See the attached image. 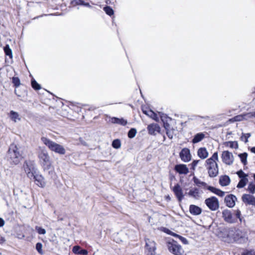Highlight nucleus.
Returning a JSON list of instances; mask_svg holds the SVG:
<instances>
[{"label": "nucleus", "mask_w": 255, "mask_h": 255, "mask_svg": "<svg viewBox=\"0 0 255 255\" xmlns=\"http://www.w3.org/2000/svg\"><path fill=\"white\" fill-rule=\"evenodd\" d=\"M219 160L217 152H215L212 156L206 160V165L209 176L210 177H216L219 173V168L217 162Z\"/></svg>", "instance_id": "f257e3e1"}, {"label": "nucleus", "mask_w": 255, "mask_h": 255, "mask_svg": "<svg viewBox=\"0 0 255 255\" xmlns=\"http://www.w3.org/2000/svg\"><path fill=\"white\" fill-rule=\"evenodd\" d=\"M22 157L19 148L14 144H10L6 155L7 160L10 164L14 165L18 164Z\"/></svg>", "instance_id": "f03ea898"}, {"label": "nucleus", "mask_w": 255, "mask_h": 255, "mask_svg": "<svg viewBox=\"0 0 255 255\" xmlns=\"http://www.w3.org/2000/svg\"><path fill=\"white\" fill-rule=\"evenodd\" d=\"M39 163L44 171L48 170L51 167L52 162L48 152L45 149L40 148L38 152Z\"/></svg>", "instance_id": "7ed1b4c3"}, {"label": "nucleus", "mask_w": 255, "mask_h": 255, "mask_svg": "<svg viewBox=\"0 0 255 255\" xmlns=\"http://www.w3.org/2000/svg\"><path fill=\"white\" fill-rule=\"evenodd\" d=\"M41 140L51 150L60 154L65 153L66 151L63 146L45 137H41Z\"/></svg>", "instance_id": "20e7f679"}, {"label": "nucleus", "mask_w": 255, "mask_h": 255, "mask_svg": "<svg viewBox=\"0 0 255 255\" xmlns=\"http://www.w3.org/2000/svg\"><path fill=\"white\" fill-rule=\"evenodd\" d=\"M23 168L27 176L30 179L36 172H38L35 162L32 160H25L23 163Z\"/></svg>", "instance_id": "39448f33"}, {"label": "nucleus", "mask_w": 255, "mask_h": 255, "mask_svg": "<svg viewBox=\"0 0 255 255\" xmlns=\"http://www.w3.org/2000/svg\"><path fill=\"white\" fill-rule=\"evenodd\" d=\"M236 233V228H230L225 229L220 234L221 240L228 243L234 242V234Z\"/></svg>", "instance_id": "423d86ee"}, {"label": "nucleus", "mask_w": 255, "mask_h": 255, "mask_svg": "<svg viewBox=\"0 0 255 255\" xmlns=\"http://www.w3.org/2000/svg\"><path fill=\"white\" fill-rule=\"evenodd\" d=\"M167 246L169 252L175 255H183L184 254V251L182 247L174 240L168 242Z\"/></svg>", "instance_id": "0eeeda50"}, {"label": "nucleus", "mask_w": 255, "mask_h": 255, "mask_svg": "<svg viewBox=\"0 0 255 255\" xmlns=\"http://www.w3.org/2000/svg\"><path fill=\"white\" fill-rule=\"evenodd\" d=\"M248 240V237L246 232L236 229V233L234 236V242L239 244H245Z\"/></svg>", "instance_id": "6e6552de"}, {"label": "nucleus", "mask_w": 255, "mask_h": 255, "mask_svg": "<svg viewBox=\"0 0 255 255\" xmlns=\"http://www.w3.org/2000/svg\"><path fill=\"white\" fill-rule=\"evenodd\" d=\"M205 204L208 208L212 211H216L219 208V200L215 196H212L206 199Z\"/></svg>", "instance_id": "1a4fd4ad"}, {"label": "nucleus", "mask_w": 255, "mask_h": 255, "mask_svg": "<svg viewBox=\"0 0 255 255\" xmlns=\"http://www.w3.org/2000/svg\"><path fill=\"white\" fill-rule=\"evenodd\" d=\"M145 252L147 255H155V251L156 250V243L149 239H145Z\"/></svg>", "instance_id": "9d476101"}, {"label": "nucleus", "mask_w": 255, "mask_h": 255, "mask_svg": "<svg viewBox=\"0 0 255 255\" xmlns=\"http://www.w3.org/2000/svg\"><path fill=\"white\" fill-rule=\"evenodd\" d=\"M222 161L228 165H232L234 161V156L232 152L226 150L223 151L221 155Z\"/></svg>", "instance_id": "9b49d317"}, {"label": "nucleus", "mask_w": 255, "mask_h": 255, "mask_svg": "<svg viewBox=\"0 0 255 255\" xmlns=\"http://www.w3.org/2000/svg\"><path fill=\"white\" fill-rule=\"evenodd\" d=\"M222 217L224 220L227 223L233 224L237 222L236 218L233 217L232 212L230 210H224L222 211Z\"/></svg>", "instance_id": "f8f14e48"}, {"label": "nucleus", "mask_w": 255, "mask_h": 255, "mask_svg": "<svg viewBox=\"0 0 255 255\" xmlns=\"http://www.w3.org/2000/svg\"><path fill=\"white\" fill-rule=\"evenodd\" d=\"M181 159L185 162H189L191 159L190 150L187 148H183L179 153Z\"/></svg>", "instance_id": "ddd939ff"}, {"label": "nucleus", "mask_w": 255, "mask_h": 255, "mask_svg": "<svg viewBox=\"0 0 255 255\" xmlns=\"http://www.w3.org/2000/svg\"><path fill=\"white\" fill-rule=\"evenodd\" d=\"M243 202L248 205L255 206V197L251 194H245L242 197Z\"/></svg>", "instance_id": "4468645a"}, {"label": "nucleus", "mask_w": 255, "mask_h": 255, "mask_svg": "<svg viewBox=\"0 0 255 255\" xmlns=\"http://www.w3.org/2000/svg\"><path fill=\"white\" fill-rule=\"evenodd\" d=\"M237 200V198L236 196L233 194H230L225 197V202L227 206L229 208H233L235 206Z\"/></svg>", "instance_id": "2eb2a0df"}, {"label": "nucleus", "mask_w": 255, "mask_h": 255, "mask_svg": "<svg viewBox=\"0 0 255 255\" xmlns=\"http://www.w3.org/2000/svg\"><path fill=\"white\" fill-rule=\"evenodd\" d=\"M34 180L36 184L40 187L43 188L45 186V182L44 181V177L41 175L36 172L32 178Z\"/></svg>", "instance_id": "dca6fc26"}, {"label": "nucleus", "mask_w": 255, "mask_h": 255, "mask_svg": "<svg viewBox=\"0 0 255 255\" xmlns=\"http://www.w3.org/2000/svg\"><path fill=\"white\" fill-rule=\"evenodd\" d=\"M172 191L175 194L176 198L179 202H181L184 197L183 191L179 184H176L172 189Z\"/></svg>", "instance_id": "f3484780"}, {"label": "nucleus", "mask_w": 255, "mask_h": 255, "mask_svg": "<svg viewBox=\"0 0 255 255\" xmlns=\"http://www.w3.org/2000/svg\"><path fill=\"white\" fill-rule=\"evenodd\" d=\"M147 129L148 133L150 135H155L157 133H159L160 131V128L157 124H151L149 125Z\"/></svg>", "instance_id": "a211bd4d"}, {"label": "nucleus", "mask_w": 255, "mask_h": 255, "mask_svg": "<svg viewBox=\"0 0 255 255\" xmlns=\"http://www.w3.org/2000/svg\"><path fill=\"white\" fill-rule=\"evenodd\" d=\"M174 170L180 174H187L189 172V169L186 165L183 164L176 165Z\"/></svg>", "instance_id": "6ab92c4d"}, {"label": "nucleus", "mask_w": 255, "mask_h": 255, "mask_svg": "<svg viewBox=\"0 0 255 255\" xmlns=\"http://www.w3.org/2000/svg\"><path fill=\"white\" fill-rule=\"evenodd\" d=\"M202 211V209L196 205H191L189 206V212L193 215H199L201 214Z\"/></svg>", "instance_id": "aec40b11"}, {"label": "nucleus", "mask_w": 255, "mask_h": 255, "mask_svg": "<svg viewBox=\"0 0 255 255\" xmlns=\"http://www.w3.org/2000/svg\"><path fill=\"white\" fill-rule=\"evenodd\" d=\"M161 120L163 124V127L165 129V130L171 128L170 124L168 123L169 121H171V119L168 117L166 115L162 114L160 115Z\"/></svg>", "instance_id": "412c9836"}, {"label": "nucleus", "mask_w": 255, "mask_h": 255, "mask_svg": "<svg viewBox=\"0 0 255 255\" xmlns=\"http://www.w3.org/2000/svg\"><path fill=\"white\" fill-rule=\"evenodd\" d=\"M208 152L205 147H200L197 151L198 156L201 159H204L208 156Z\"/></svg>", "instance_id": "4be33fe9"}, {"label": "nucleus", "mask_w": 255, "mask_h": 255, "mask_svg": "<svg viewBox=\"0 0 255 255\" xmlns=\"http://www.w3.org/2000/svg\"><path fill=\"white\" fill-rule=\"evenodd\" d=\"M231 180L228 175L221 176L219 179V183L222 186H226L229 185Z\"/></svg>", "instance_id": "5701e85b"}, {"label": "nucleus", "mask_w": 255, "mask_h": 255, "mask_svg": "<svg viewBox=\"0 0 255 255\" xmlns=\"http://www.w3.org/2000/svg\"><path fill=\"white\" fill-rule=\"evenodd\" d=\"M111 122L113 124H119L122 126H126L127 124V121L123 118H118L116 117H113L111 119Z\"/></svg>", "instance_id": "b1692460"}, {"label": "nucleus", "mask_w": 255, "mask_h": 255, "mask_svg": "<svg viewBox=\"0 0 255 255\" xmlns=\"http://www.w3.org/2000/svg\"><path fill=\"white\" fill-rule=\"evenodd\" d=\"M207 189L220 197L225 195V192L212 186H208Z\"/></svg>", "instance_id": "393cba45"}, {"label": "nucleus", "mask_w": 255, "mask_h": 255, "mask_svg": "<svg viewBox=\"0 0 255 255\" xmlns=\"http://www.w3.org/2000/svg\"><path fill=\"white\" fill-rule=\"evenodd\" d=\"M188 194L189 196L192 197L195 199H198L200 198L199 190L197 188H194L190 190Z\"/></svg>", "instance_id": "a878e982"}, {"label": "nucleus", "mask_w": 255, "mask_h": 255, "mask_svg": "<svg viewBox=\"0 0 255 255\" xmlns=\"http://www.w3.org/2000/svg\"><path fill=\"white\" fill-rule=\"evenodd\" d=\"M205 137V134L203 132H199L195 135L192 142L196 143L201 141Z\"/></svg>", "instance_id": "bb28decb"}, {"label": "nucleus", "mask_w": 255, "mask_h": 255, "mask_svg": "<svg viewBox=\"0 0 255 255\" xmlns=\"http://www.w3.org/2000/svg\"><path fill=\"white\" fill-rule=\"evenodd\" d=\"M9 117L10 118L11 120L14 122H16L17 121L20 120L19 114L17 112H15L13 111H11L10 112Z\"/></svg>", "instance_id": "cd10ccee"}, {"label": "nucleus", "mask_w": 255, "mask_h": 255, "mask_svg": "<svg viewBox=\"0 0 255 255\" xmlns=\"http://www.w3.org/2000/svg\"><path fill=\"white\" fill-rule=\"evenodd\" d=\"M193 180L194 183L199 187L203 186L204 188H207V187L209 186L208 185H207V184L206 183L200 181L198 178H197L195 176H194L193 178Z\"/></svg>", "instance_id": "c85d7f7f"}, {"label": "nucleus", "mask_w": 255, "mask_h": 255, "mask_svg": "<svg viewBox=\"0 0 255 255\" xmlns=\"http://www.w3.org/2000/svg\"><path fill=\"white\" fill-rule=\"evenodd\" d=\"M224 145L227 147H230L232 148L237 149L238 148V144L237 141H226L224 143Z\"/></svg>", "instance_id": "c756f323"}, {"label": "nucleus", "mask_w": 255, "mask_h": 255, "mask_svg": "<svg viewBox=\"0 0 255 255\" xmlns=\"http://www.w3.org/2000/svg\"><path fill=\"white\" fill-rule=\"evenodd\" d=\"M3 50L5 54L8 56L10 59H12V52L10 48L9 45L6 44L3 48Z\"/></svg>", "instance_id": "7c9ffc66"}, {"label": "nucleus", "mask_w": 255, "mask_h": 255, "mask_svg": "<svg viewBox=\"0 0 255 255\" xmlns=\"http://www.w3.org/2000/svg\"><path fill=\"white\" fill-rule=\"evenodd\" d=\"M240 157L242 163L246 165L247 164V157H248V153L247 152H244L242 153H240L238 155Z\"/></svg>", "instance_id": "2f4dec72"}, {"label": "nucleus", "mask_w": 255, "mask_h": 255, "mask_svg": "<svg viewBox=\"0 0 255 255\" xmlns=\"http://www.w3.org/2000/svg\"><path fill=\"white\" fill-rule=\"evenodd\" d=\"M247 191L251 194H254L255 193V182H251L248 185Z\"/></svg>", "instance_id": "473e14b6"}, {"label": "nucleus", "mask_w": 255, "mask_h": 255, "mask_svg": "<svg viewBox=\"0 0 255 255\" xmlns=\"http://www.w3.org/2000/svg\"><path fill=\"white\" fill-rule=\"evenodd\" d=\"M248 182V179L247 178H244V179H241L239 182L237 187L238 188H242L244 187Z\"/></svg>", "instance_id": "72a5a7b5"}, {"label": "nucleus", "mask_w": 255, "mask_h": 255, "mask_svg": "<svg viewBox=\"0 0 255 255\" xmlns=\"http://www.w3.org/2000/svg\"><path fill=\"white\" fill-rule=\"evenodd\" d=\"M112 146L116 149H118L121 146V142L120 139H116L113 141Z\"/></svg>", "instance_id": "f704fd0d"}, {"label": "nucleus", "mask_w": 255, "mask_h": 255, "mask_svg": "<svg viewBox=\"0 0 255 255\" xmlns=\"http://www.w3.org/2000/svg\"><path fill=\"white\" fill-rule=\"evenodd\" d=\"M137 133L136 129L134 128H131L128 132V135L129 138H133Z\"/></svg>", "instance_id": "c9c22d12"}, {"label": "nucleus", "mask_w": 255, "mask_h": 255, "mask_svg": "<svg viewBox=\"0 0 255 255\" xmlns=\"http://www.w3.org/2000/svg\"><path fill=\"white\" fill-rule=\"evenodd\" d=\"M31 86L35 90H38L41 89L40 85L34 79L31 80Z\"/></svg>", "instance_id": "e433bc0d"}, {"label": "nucleus", "mask_w": 255, "mask_h": 255, "mask_svg": "<svg viewBox=\"0 0 255 255\" xmlns=\"http://www.w3.org/2000/svg\"><path fill=\"white\" fill-rule=\"evenodd\" d=\"M12 82L15 87H18L20 85V79L18 77H13L12 78Z\"/></svg>", "instance_id": "4c0bfd02"}, {"label": "nucleus", "mask_w": 255, "mask_h": 255, "mask_svg": "<svg viewBox=\"0 0 255 255\" xmlns=\"http://www.w3.org/2000/svg\"><path fill=\"white\" fill-rule=\"evenodd\" d=\"M104 10L105 12L109 15L111 16L114 14L113 9L109 6L104 7Z\"/></svg>", "instance_id": "58836bf2"}, {"label": "nucleus", "mask_w": 255, "mask_h": 255, "mask_svg": "<svg viewBox=\"0 0 255 255\" xmlns=\"http://www.w3.org/2000/svg\"><path fill=\"white\" fill-rule=\"evenodd\" d=\"M146 115L149 116L156 121H158V118L157 115L151 110H149L148 113L146 114Z\"/></svg>", "instance_id": "ea45409f"}, {"label": "nucleus", "mask_w": 255, "mask_h": 255, "mask_svg": "<svg viewBox=\"0 0 255 255\" xmlns=\"http://www.w3.org/2000/svg\"><path fill=\"white\" fill-rule=\"evenodd\" d=\"M174 131V129L173 128L166 130V133L169 138L172 139L173 137Z\"/></svg>", "instance_id": "a19ab883"}, {"label": "nucleus", "mask_w": 255, "mask_h": 255, "mask_svg": "<svg viewBox=\"0 0 255 255\" xmlns=\"http://www.w3.org/2000/svg\"><path fill=\"white\" fill-rule=\"evenodd\" d=\"M237 175L241 179H244V178H247L248 175L245 173L242 170H240L237 172Z\"/></svg>", "instance_id": "79ce46f5"}, {"label": "nucleus", "mask_w": 255, "mask_h": 255, "mask_svg": "<svg viewBox=\"0 0 255 255\" xmlns=\"http://www.w3.org/2000/svg\"><path fill=\"white\" fill-rule=\"evenodd\" d=\"M35 230L40 235H44L46 234V230L41 227L36 226L35 227Z\"/></svg>", "instance_id": "37998d69"}, {"label": "nucleus", "mask_w": 255, "mask_h": 255, "mask_svg": "<svg viewBox=\"0 0 255 255\" xmlns=\"http://www.w3.org/2000/svg\"><path fill=\"white\" fill-rule=\"evenodd\" d=\"M42 245L41 243H37L36 244V249L37 250V251L40 254H43V252H42Z\"/></svg>", "instance_id": "c03bdc74"}, {"label": "nucleus", "mask_w": 255, "mask_h": 255, "mask_svg": "<svg viewBox=\"0 0 255 255\" xmlns=\"http://www.w3.org/2000/svg\"><path fill=\"white\" fill-rule=\"evenodd\" d=\"M84 3V0H73L71 1V4L73 5H82Z\"/></svg>", "instance_id": "a18cd8bd"}, {"label": "nucleus", "mask_w": 255, "mask_h": 255, "mask_svg": "<svg viewBox=\"0 0 255 255\" xmlns=\"http://www.w3.org/2000/svg\"><path fill=\"white\" fill-rule=\"evenodd\" d=\"M178 239L184 245H187L188 244V241L185 238H184L182 236H179V237H178Z\"/></svg>", "instance_id": "49530a36"}, {"label": "nucleus", "mask_w": 255, "mask_h": 255, "mask_svg": "<svg viewBox=\"0 0 255 255\" xmlns=\"http://www.w3.org/2000/svg\"><path fill=\"white\" fill-rule=\"evenodd\" d=\"M200 162V160H194L192 163V168L194 170L195 168V167L197 166V165Z\"/></svg>", "instance_id": "de8ad7c7"}, {"label": "nucleus", "mask_w": 255, "mask_h": 255, "mask_svg": "<svg viewBox=\"0 0 255 255\" xmlns=\"http://www.w3.org/2000/svg\"><path fill=\"white\" fill-rule=\"evenodd\" d=\"M80 248L79 246H74L72 251L75 254H80Z\"/></svg>", "instance_id": "09e8293b"}, {"label": "nucleus", "mask_w": 255, "mask_h": 255, "mask_svg": "<svg viewBox=\"0 0 255 255\" xmlns=\"http://www.w3.org/2000/svg\"><path fill=\"white\" fill-rule=\"evenodd\" d=\"M235 216L236 217V219L238 218H240L241 216V212L240 210L237 209L235 211Z\"/></svg>", "instance_id": "8fccbe9b"}, {"label": "nucleus", "mask_w": 255, "mask_h": 255, "mask_svg": "<svg viewBox=\"0 0 255 255\" xmlns=\"http://www.w3.org/2000/svg\"><path fill=\"white\" fill-rule=\"evenodd\" d=\"M241 139L244 141L245 143L248 142V138H247L244 133H242V135L241 136Z\"/></svg>", "instance_id": "3c124183"}, {"label": "nucleus", "mask_w": 255, "mask_h": 255, "mask_svg": "<svg viewBox=\"0 0 255 255\" xmlns=\"http://www.w3.org/2000/svg\"><path fill=\"white\" fill-rule=\"evenodd\" d=\"M167 233L168 234H169V235H171V236H172L173 237H176L177 238H178V237L180 236V235H178V234H177L176 233H173V232H171V231H170L169 230H168V232H167Z\"/></svg>", "instance_id": "603ef678"}, {"label": "nucleus", "mask_w": 255, "mask_h": 255, "mask_svg": "<svg viewBox=\"0 0 255 255\" xmlns=\"http://www.w3.org/2000/svg\"><path fill=\"white\" fill-rule=\"evenodd\" d=\"M88 254V252L86 250H81L80 251V254L82 255H87Z\"/></svg>", "instance_id": "864d4df0"}, {"label": "nucleus", "mask_w": 255, "mask_h": 255, "mask_svg": "<svg viewBox=\"0 0 255 255\" xmlns=\"http://www.w3.org/2000/svg\"><path fill=\"white\" fill-rule=\"evenodd\" d=\"M252 253V251H247L243 253H242V255H250Z\"/></svg>", "instance_id": "5fc2aeb1"}, {"label": "nucleus", "mask_w": 255, "mask_h": 255, "mask_svg": "<svg viewBox=\"0 0 255 255\" xmlns=\"http://www.w3.org/2000/svg\"><path fill=\"white\" fill-rule=\"evenodd\" d=\"M4 220L2 218H0V227H2L4 225Z\"/></svg>", "instance_id": "6e6d98bb"}, {"label": "nucleus", "mask_w": 255, "mask_h": 255, "mask_svg": "<svg viewBox=\"0 0 255 255\" xmlns=\"http://www.w3.org/2000/svg\"><path fill=\"white\" fill-rule=\"evenodd\" d=\"M238 219H239L240 223L245 222V220L244 219L243 217H241L240 218H238Z\"/></svg>", "instance_id": "4d7b16f0"}, {"label": "nucleus", "mask_w": 255, "mask_h": 255, "mask_svg": "<svg viewBox=\"0 0 255 255\" xmlns=\"http://www.w3.org/2000/svg\"><path fill=\"white\" fill-rule=\"evenodd\" d=\"M83 5H84L87 7H91V5L88 2H85L84 1Z\"/></svg>", "instance_id": "13d9d810"}, {"label": "nucleus", "mask_w": 255, "mask_h": 255, "mask_svg": "<svg viewBox=\"0 0 255 255\" xmlns=\"http://www.w3.org/2000/svg\"><path fill=\"white\" fill-rule=\"evenodd\" d=\"M244 135L247 137L249 138L251 136V133H244Z\"/></svg>", "instance_id": "bf43d9fd"}, {"label": "nucleus", "mask_w": 255, "mask_h": 255, "mask_svg": "<svg viewBox=\"0 0 255 255\" xmlns=\"http://www.w3.org/2000/svg\"><path fill=\"white\" fill-rule=\"evenodd\" d=\"M252 152L255 153V147H253L251 149Z\"/></svg>", "instance_id": "052dcab7"}, {"label": "nucleus", "mask_w": 255, "mask_h": 255, "mask_svg": "<svg viewBox=\"0 0 255 255\" xmlns=\"http://www.w3.org/2000/svg\"><path fill=\"white\" fill-rule=\"evenodd\" d=\"M240 117L239 116H237L235 117V119H236V121H240Z\"/></svg>", "instance_id": "680f3d73"}, {"label": "nucleus", "mask_w": 255, "mask_h": 255, "mask_svg": "<svg viewBox=\"0 0 255 255\" xmlns=\"http://www.w3.org/2000/svg\"><path fill=\"white\" fill-rule=\"evenodd\" d=\"M143 113L144 114H145V115H146V114L148 113V111H144V110H143Z\"/></svg>", "instance_id": "e2e57ef3"}, {"label": "nucleus", "mask_w": 255, "mask_h": 255, "mask_svg": "<svg viewBox=\"0 0 255 255\" xmlns=\"http://www.w3.org/2000/svg\"><path fill=\"white\" fill-rule=\"evenodd\" d=\"M95 108H91L90 109H89V110H94Z\"/></svg>", "instance_id": "0e129e2a"}, {"label": "nucleus", "mask_w": 255, "mask_h": 255, "mask_svg": "<svg viewBox=\"0 0 255 255\" xmlns=\"http://www.w3.org/2000/svg\"><path fill=\"white\" fill-rule=\"evenodd\" d=\"M254 178L255 182V174L254 175Z\"/></svg>", "instance_id": "69168bd1"}, {"label": "nucleus", "mask_w": 255, "mask_h": 255, "mask_svg": "<svg viewBox=\"0 0 255 255\" xmlns=\"http://www.w3.org/2000/svg\"><path fill=\"white\" fill-rule=\"evenodd\" d=\"M165 138H166V137H165V135H164V136H163V139H164V140H165Z\"/></svg>", "instance_id": "338daca9"}, {"label": "nucleus", "mask_w": 255, "mask_h": 255, "mask_svg": "<svg viewBox=\"0 0 255 255\" xmlns=\"http://www.w3.org/2000/svg\"><path fill=\"white\" fill-rule=\"evenodd\" d=\"M5 62H8L7 61V60L6 59H5Z\"/></svg>", "instance_id": "774afa93"}]
</instances>
